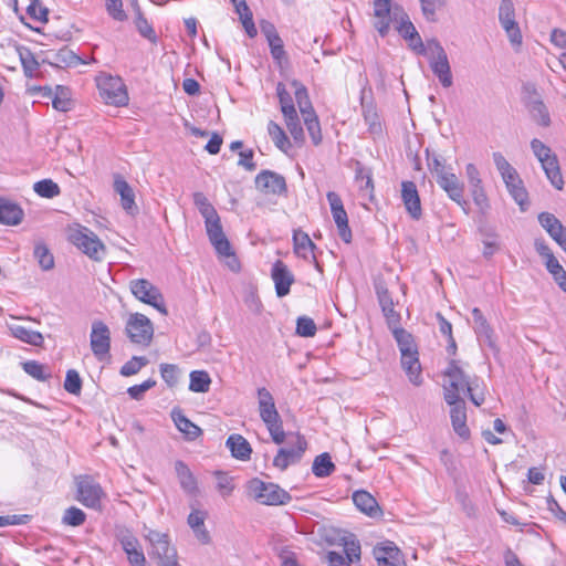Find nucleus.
Returning a JSON list of instances; mask_svg holds the SVG:
<instances>
[{"label":"nucleus","instance_id":"25","mask_svg":"<svg viewBox=\"0 0 566 566\" xmlns=\"http://www.w3.org/2000/svg\"><path fill=\"white\" fill-rule=\"evenodd\" d=\"M449 405L451 406L450 417L453 430L462 439H468L470 437V430L467 426V410L464 400H458L457 402Z\"/></svg>","mask_w":566,"mask_h":566},{"label":"nucleus","instance_id":"56","mask_svg":"<svg viewBox=\"0 0 566 566\" xmlns=\"http://www.w3.org/2000/svg\"><path fill=\"white\" fill-rule=\"evenodd\" d=\"M271 55L273 60L276 62V64L282 65L284 62L287 61L286 52L284 50L283 40L281 36H277L276 39H272L268 41Z\"/></svg>","mask_w":566,"mask_h":566},{"label":"nucleus","instance_id":"21","mask_svg":"<svg viewBox=\"0 0 566 566\" xmlns=\"http://www.w3.org/2000/svg\"><path fill=\"white\" fill-rule=\"evenodd\" d=\"M538 222L549 237L566 252V228L562 222L549 212L539 213Z\"/></svg>","mask_w":566,"mask_h":566},{"label":"nucleus","instance_id":"60","mask_svg":"<svg viewBox=\"0 0 566 566\" xmlns=\"http://www.w3.org/2000/svg\"><path fill=\"white\" fill-rule=\"evenodd\" d=\"M160 375L169 387H174L178 382L179 368L174 364H161Z\"/></svg>","mask_w":566,"mask_h":566},{"label":"nucleus","instance_id":"50","mask_svg":"<svg viewBox=\"0 0 566 566\" xmlns=\"http://www.w3.org/2000/svg\"><path fill=\"white\" fill-rule=\"evenodd\" d=\"M34 256L42 270L49 271L54 266V258L44 244H36L34 248Z\"/></svg>","mask_w":566,"mask_h":566},{"label":"nucleus","instance_id":"55","mask_svg":"<svg viewBox=\"0 0 566 566\" xmlns=\"http://www.w3.org/2000/svg\"><path fill=\"white\" fill-rule=\"evenodd\" d=\"M355 180L356 182L359 184L360 190H366L369 193L374 191L371 174L368 169L364 168L360 165L356 168Z\"/></svg>","mask_w":566,"mask_h":566},{"label":"nucleus","instance_id":"48","mask_svg":"<svg viewBox=\"0 0 566 566\" xmlns=\"http://www.w3.org/2000/svg\"><path fill=\"white\" fill-rule=\"evenodd\" d=\"M193 203L203 217L205 221L210 220L218 214L214 207L209 202L208 198L202 192L193 193Z\"/></svg>","mask_w":566,"mask_h":566},{"label":"nucleus","instance_id":"13","mask_svg":"<svg viewBox=\"0 0 566 566\" xmlns=\"http://www.w3.org/2000/svg\"><path fill=\"white\" fill-rule=\"evenodd\" d=\"M77 501L88 509L98 510L101 499L104 495L103 489L98 482L88 475L76 479Z\"/></svg>","mask_w":566,"mask_h":566},{"label":"nucleus","instance_id":"53","mask_svg":"<svg viewBox=\"0 0 566 566\" xmlns=\"http://www.w3.org/2000/svg\"><path fill=\"white\" fill-rule=\"evenodd\" d=\"M243 301H244V304L247 305V307L252 313L258 314V315L261 314L263 305L258 295L255 287L250 286L249 289H247V291L244 292Z\"/></svg>","mask_w":566,"mask_h":566},{"label":"nucleus","instance_id":"33","mask_svg":"<svg viewBox=\"0 0 566 566\" xmlns=\"http://www.w3.org/2000/svg\"><path fill=\"white\" fill-rule=\"evenodd\" d=\"M401 366L410 382L416 386H420L422 384L421 365L419 363L418 352L401 354Z\"/></svg>","mask_w":566,"mask_h":566},{"label":"nucleus","instance_id":"35","mask_svg":"<svg viewBox=\"0 0 566 566\" xmlns=\"http://www.w3.org/2000/svg\"><path fill=\"white\" fill-rule=\"evenodd\" d=\"M473 328L479 338L484 340L491 346L493 344L492 335L493 329L490 326L488 319L484 317L480 308L474 307L472 310Z\"/></svg>","mask_w":566,"mask_h":566},{"label":"nucleus","instance_id":"43","mask_svg":"<svg viewBox=\"0 0 566 566\" xmlns=\"http://www.w3.org/2000/svg\"><path fill=\"white\" fill-rule=\"evenodd\" d=\"M392 335L398 344L400 354L418 352L412 335L402 327H395Z\"/></svg>","mask_w":566,"mask_h":566},{"label":"nucleus","instance_id":"22","mask_svg":"<svg viewBox=\"0 0 566 566\" xmlns=\"http://www.w3.org/2000/svg\"><path fill=\"white\" fill-rule=\"evenodd\" d=\"M437 184L447 192L448 197L460 206L467 205L463 199L464 185L453 172H446L437 178Z\"/></svg>","mask_w":566,"mask_h":566},{"label":"nucleus","instance_id":"23","mask_svg":"<svg viewBox=\"0 0 566 566\" xmlns=\"http://www.w3.org/2000/svg\"><path fill=\"white\" fill-rule=\"evenodd\" d=\"M401 199L406 210L415 220H419L422 216L420 197L413 181H402Z\"/></svg>","mask_w":566,"mask_h":566},{"label":"nucleus","instance_id":"32","mask_svg":"<svg viewBox=\"0 0 566 566\" xmlns=\"http://www.w3.org/2000/svg\"><path fill=\"white\" fill-rule=\"evenodd\" d=\"M206 518L207 512L201 510H192L187 518L188 525L193 531L197 539L202 544L210 542V534L205 527Z\"/></svg>","mask_w":566,"mask_h":566},{"label":"nucleus","instance_id":"41","mask_svg":"<svg viewBox=\"0 0 566 566\" xmlns=\"http://www.w3.org/2000/svg\"><path fill=\"white\" fill-rule=\"evenodd\" d=\"M52 105L60 112L70 111L72 105L70 90L65 86L56 85L52 96Z\"/></svg>","mask_w":566,"mask_h":566},{"label":"nucleus","instance_id":"29","mask_svg":"<svg viewBox=\"0 0 566 566\" xmlns=\"http://www.w3.org/2000/svg\"><path fill=\"white\" fill-rule=\"evenodd\" d=\"M171 419L177 429L184 434L187 440H195L201 434V429L190 421L179 408L171 410Z\"/></svg>","mask_w":566,"mask_h":566},{"label":"nucleus","instance_id":"34","mask_svg":"<svg viewBox=\"0 0 566 566\" xmlns=\"http://www.w3.org/2000/svg\"><path fill=\"white\" fill-rule=\"evenodd\" d=\"M233 458L238 460H249L251 457V446L241 434H231L226 442Z\"/></svg>","mask_w":566,"mask_h":566},{"label":"nucleus","instance_id":"26","mask_svg":"<svg viewBox=\"0 0 566 566\" xmlns=\"http://www.w3.org/2000/svg\"><path fill=\"white\" fill-rule=\"evenodd\" d=\"M391 0H374L375 28L381 36L387 35L390 27Z\"/></svg>","mask_w":566,"mask_h":566},{"label":"nucleus","instance_id":"39","mask_svg":"<svg viewBox=\"0 0 566 566\" xmlns=\"http://www.w3.org/2000/svg\"><path fill=\"white\" fill-rule=\"evenodd\" d=\"M302 116L313 144L315 146L319 145L322 142V130L315 111L306 112L305 114H302Z\"/></svg>","mask_w":566,"mask_h":566},{"label":"nucleus","instance_id":"57","mask_svg":"<svg viewBox=\"0 0 566 566\" xmlns=\"http://www.w3.org/2000/svg\"><path fill=\"white\" fill-rule=\"evenodd\" d=\"M23 370L36 380L44 381L50 377V374L45 373V367L35 360L23 363Z\"/></svg>","mask_w":566,"mask_h":566},{"label":"nucleus","instance_id":"59","mask_svg":"<svg viewBox=\"0 0 566 566\" xmlns=\"http://www.w3.org/2000/svg\"><path fill=\"white\" fill-rule=\"evenodd\" d=\"M316 325L310 317L302 316L297 318L296 333L302 337H313L316 334Z\"/></svg>","mask_w":566,"mask_h":566},{"label":"nucleus","instance_id":"62","mask_svg":"<svg viewBox=\"0 0 566 566\" xmlns=\"http://www.w3.org/2000/svg\"><path fill=\"white\" fill-rule=\"evenodd\" d=\"M397 31L406 41H409L413 35H417L418 33L415 25L410 21L408 14H406L405 12H402L400 15V21L399 25L397 27Z\"/></svg>","mask_w":566,"mask_h":566},{"label":"nucleus","instance_id":"17","mask_svg":"<svg viewBox=\"0 0 566 566\" xmlns=\"http://www.w3.org/2000/svg\"><path fill=\"white\" fill-rule=\"evenodd\" d=\"M524 90L528 94L526 106L533 120L539 126L548 127L552 123L551 115L541 95L537 93L534 85L527 84L524 86Z\"/></svg>","mask_w":566,"mask_h":566},{"label":"nucleus","instance_id":"63","mask_svg":"<svg viewBox=\"0 0 566 566\" xmlns=\"http://www.w3.org/2000/svg\"><path fill=\"white\" fill-rule=\"evenodd\" d=\"M105 8L114 20L124 21L127 18L122 0H105Z\"/></svg>","mask_w":566,"mask_h":566},{"label":"nucleus","instance_id":"28","mask_svg":"<svg viewBox=\"0 0 566 566\" xmlns=\"http://www.w3.org/2000/svg\"><path fill=\"white\" fill-rule=\"evenodd\" d=\"M293 244L294 252L297 256L304 260L312 259L313 261H316V256L314 254L316 245L306 232L302 230H295L293 233Z\"/></svg>","mask_w":566,"mask_h":566},{"label":"nucleus","instance_id":"2","mask_svg":"<svg viewBox=\"0 0 566 566\" xmlns=\"http://www.w3.org/2000/svg\"><path fill=\"white\" fill-rule=\"evenodd\" d=\"M444 377L448 379L443 386L444 400L447 403H454L458 400H463L461 394L467 392L470 400L475 406H481L484 402V392L478 391L479 378L470 377L458 360H451L444 370Z\"/></svg>","mask_w":566,"mask_h":566},{"label":"nucleus","instance_id":"24","mask_svg":"<svg viewBox=\"0 0 566 566\" xmlns=\"http://www.w3.org/2000/svg\"><path fill=\"white\" fill-rule=\"evenodd\" d=\"M114 190L120 196L122 208L130 216H135L138 212V207L135 203V192L119 175L114 178Z\"/></svg>","mask_w":566,"mask_h":566},{"label":"nucleus","instance_id":"1","mask_svg":"<svg viewBox=\"0 0 566 566\" xmlns=\"http://www.w3.org/2000/svg\"><path fill=\"white\" fill-rule=\"evenodd\" d=\"M258 400L260 417L265 423L272 441L276 444L287 442L285 447L277 450L273 459V467L280 471H285L290 465L297 464L302 460L307 449V442L298 433H285L274 398L266 388L258 389Z\"/></svg>","mask_w":566,"mask_h":566},{"label":"nucleus","instance_id":"11","mask_svg":"<svg viewBox=\"0 0 566 566\" xmlns=\"http://www.w3.org/2000/svg\"><path fill=\"white\" fill-rule=\"evenodd\" d=\"M129 289L138 301L155 307L161 314H167L163 294L150 281L146 279L132 280Z\"/></svg>","mask_w":566,"mask_h":566},{"label":"nucleus","instance_id":"8","mask_svg":"<svg viewBox=\"0 0 566 566\" xmlns=\"http://www.w3.org/2000/svg\"><path fill=\"white\" fill-rule=\"evenodd\" d=\"M206 230L208 238L214 248L219 258H223L227 260L228 266L232 271H238L240 268L239 261L235 258V254L232 250V247L226 237L221 222L220 217L217 216L210 220L205 221Z\"/></svg>","mask_w":566,"mask_h":566},{"label":"nucleus","instance_id":"18","mask_svg":"<svg viewBox=\"0 0 566 566\" xmlns=\"http://www.w3.org/2000/svg\"><path fill=\"white\" fill-rule=\"evenodd\" d=\"M130 566H147L146 557L139 542L129 531L124 530L116 535Z\"/></svg>","mask_w":566,"mask_h":566},{"label":"nucleus","instance_id":"15","mask_svg":"<svg viewBox=\"0 0 566 566\" xmlns=\"http://www.w3.org/2000/svg\"><path fill=\"white\" fill-rule=\"evenodd\" d=\"M499 20L510 42L514 45H520L522 43V34L515 21V9L512 0H501Z\"/></svg>","mask_w":566,"mask_h":566},{"label":"nucleus","instance_id":"46","mask_svg":"<svg viewBox=\"0 0 566 566\" xmlns=\"http://www.w3.org/2000/svg\"><path fill=\"white\" fill-rule=\"evenodd\" d=\"M291 84L294 87V95L301 114L313 112L314 108L310 101L306 87L296 80L292 81Z\"/></svg>","mask_w":566,"mask_h":566},{"label":"nucleus","instance_id":"64","mask_svg":"<svg viewBox=\"0 0 566 566\" xmlns=\"http://www.w3.org/2000/svg\"><path fill=\"white\" fill-rule=\"evenodd\" d=\"M156 380L149 378L139 385H134L127 389V394L132 399L140 400L144 394L155 387Z\"/></svg>","mask_w":566,"mask_h":566},{"label":"nucleus","instance_id":"10","mask_svg":"<svg viewBox=\"0 0 566 566\" xmlns=\"http://www.w3.org/2000/svg\"><path fill=\"white\" fill-rule=\"evenodd\" d=\"M428 49L431 52L429 55V64L432 73L438 77L440 84L448 88L453 84L451 66L447 52L440 42L436 39L428 40Z\"/></svg>","mask_w":566,"mask_h":566},{"label":"nucleus","instance_id":"6","mask_svg":"<svg viewBox=\"0 0 566 566\" xmlns=\"http://www.w3.org/2000/svg\"><path fill=\"white\" fill-rule=\"evenodd\" d=\"M145 538L150 545L149 556L157 560L158 566H178L176 548L170 544L168 534L147 530Z\"/></svg>","mask_w":566,"mask_h":566},{"label":"nucleus","instance_id":"58","mask_svg":"<svg viewBox=\"0 0 566 566\" xmlns=\"http://www.w3.org/2000/svg\"><path fill=\"white\" fill-rule=\"evenodd\" d=\"M64 389L72 395H78L81 392L82 379L75 369L67 370Z\"/></svg>","mask_w":566,"mask_h":566},{"label":"nucleus","instance_id":"19","mask_svg":"<svg viewBox=\"0 0 566 566\" xmlns=\"http://www.w3.org/2000/svg\"><path fill=\"white\" fill-rule=\"evenodd\" d=\"M271 277L274 282L275 293L279 297L286 296L290 293L292 284L295 282L294 274L281 260H276L273 263Z\"/></svg>","mask_w":566,"mask_h":566},{"label":"nucleus","instance_id":"4","mask_svg":"<svg viewBox=\"0 0 566 566\" xmlns=\"http://www.w3.org/2000/svg\"><path fill=\"white\" fill-rule=\"evenodd\" d=\"M69 241L94 261H101L106 252L104 243L88 228L75 224L69 229Z\"/></svg>","mask_w":566,"mask_h":566},{"label":"nucleus","instance_id":"31","mask_svg":"<svg viewBox=\"0 0 566 566\" xmlns=\"http://www.w3.org/2000/svg\"><path fill=\"white\" fill-rule=\"evenodd\" d=\"M23 216L24 212L18 203L0 198V223L17 226L21 223Z\"/></svg>","mask_w":566,"mask_h":566},{"label":"nucleus","instance_id":"42","mask_svg":"<svg viewBox=\"0 0 566 566\" xmlns=\"http://www.w3.org/2000/svg\"><path fill=\"white\" fill-rule=\"evenodd\" d=\"M268 133L274 143V145L282 151L286 153L287 148L291 146L290 140L283 130V128L273 120H270L268 124Z\"/></svg>","mask_w":566,"mask_h":566},{"label":"nucleus","instance_id":"5","mask_svg":"<svg viewBox=\"0 0 566 566\" xmlns=\"http://www.w3.org/2000/svg\"><path fill=\"white\" fill-rule=\"evenodd\" d=\"M531 149L541 163L542 169L544 170L547 179L558 190L563 189L564 179L560 172V167L557 156L553 153L551 147L545 145L542 140L533 138L531 140Z\"/></svg>","mask_w":566,"mask_h":566},{"label":"nucleus","instance_id":"3","mask_svg":"<svg viewBox=\"0 0 566 566\" xmlns=\"http://www.w3.org/2000/svg\"><path fill=\"white\" fill-rule=\"evenodd\" d=\"M493 163L500 172L506 189L513 200L524 211L528 208V193L524 187L523 180L520 178L516 169L506 160L502 153L492 154Z\"/></svg>","mask_w":566,"mask_h":566},{"label":"nucleus","instance_id":"52","mask_svg":"<svg viewBox=\"0 0 566 566\" xmlns=\"http://www.w3.org/2000/svg\"><path fill=\"white\" fill-rule=\"evenodd\" d=\"M148 364V359L144 356H134L132 359L126 361L120 368V375L129 377L136 375L143 367Z\"/></svg>","mask_w":566,"mask_h":566},{"label":"nucleus","instance_id":"16","mask_svg":"<svg viewBox=\"0 0 566 566\" xmlns=\"http://www.w3.org/2000/svg\"><path fill=\"white\" fill-rule=\"evenodd\" d=\"M536 252L544 259L546 270L553 276L555 283L566 293V271L555 258L549 247L544 241H535Z\"/></svg>","mask_w":566,"mask_h":566},{"label":"nucleus","instance_id":"14","mask_svg":"<svg viewBox=\"0 0 566 566\" xmlns=\"http://www.w3.org/2000/svg\"><path fill=\"white\" fill-rule=\"evenodd\" d=\"M90 345L94 356L98 360H103L109 355L111 331L104 322H93L90 336Z\"/></svg>","mask_w":566,"mask_h":566},{"label":"nucleus","instance_id":"44","mask_svg":"<svg viewBox=\"0 0 566 566\" xmlns=\"http://www.w3.org/2000/svg\"><path fill=\"white\" fill-rule=\"evenodd\" d=\"M19 57L22 64L24 75L27 77H33L39 69V62L34 54L27 48L18 49Z\"/></svg>","mask_w":566,"mask_h":566},{"label":"nucleus","instance_id":"38","mask_svg":"<svg viewBox=\"0 0 566 566\" xmlns=\"http://www.w3.org/2000/svg\"><path fill=\"white\" fill-rule=\"evenodd\" d=\"M312 471L317 478L329 476L335 471V464L328 453H322L314 459Z\"/></svg>","mask_w":566,"mask_h":566},{"label":"nucleus","instance_id":"40","mask_svg":"<svg viewBox=\"0 0 566 566\" xmlns=\"http://www.w3.org/2000/svg\"><path fill=\"white\" fill-rule=\"evenodd\" d=\"M333 219L336 223L338 234L345 243L352 241V231L348 226V217L345 208L332 211Z\"/></svg>","mask_w":566,"mask_h":566},{"label":"nucleus","instance_id":"37","mask_svg":"<svg viewBox=\"0 0 566 566\" xmlns=\"http://www.w3.org/2000/svg\"><path fill=\"white\" fill-rule=\"evenodd\" d=\"M189 390L192 392H208L211 385L210 375L206 370H192L189 375Z\"/></svg>","mask_w":566,"mask_h":566},{"label":"nucleus","instance_id":"12","mask_svg":"<svg viewBox=\"0 0 566 566\" xmlns=\"http://www.w3.org/2000/svg\"><path fill=\"white\" fill-rule=\"evenodd\" d=\"M126 334L132 343L148 346L154 336L153 323L144 314H132L126 324Z\"/></svg>","mask_w":566,"mask_h":566},{"label":"nucleus","instance_id":"20","mask_svg":"<svg viewBox=\"0 0 566 566\" xmlns=\"http://www.w3.org/2000/svg\"><path fill=\"white\" fill-rule=\"evenodd\" d=\"M255 186L261 191L273 195H281L286 190L284 177L270 170H262L256 175Z\"/></svg>","mask_w":566,"mask_h":566},{"label":"nucleus","instance_id":"9","mask_svg":"<svg viewBox=\"0 0 566 566\" xmlns=\"http://www.w3.org/2000/svg\"><path fill=\"white\" fill-rule=\"evenodd\" d=\"M96 83L99 95L106 104L118 107L128 103L126 86L120 77L101 74L96 77Z\"/></svg>","mask_w":566,"mask_h":566},{"label":"nucleus","instance_id":"61","mask_svg":"<svg viewBox=\"0 0 566 566\" xmlns=\"http://www.w3.org/2000/svg\"><path fill=\"white\" fill-rule=\"evenodd\" d=\"M217 489L223 497H228L234 490L233 480L231 476L223 472H216Z\"/></svg>","mask_w":566,"mask_h":566},{"label":"nucleus","instance_id":"45","mask_svg":"<svg viewBox=\"0 0 566 566\" xmlns=\"http://www.w3.org/2000/svg\"><path fill=\"white\" fill-rule=\"evenodd\" d=\"M235 12L238 13L239 18H240V21L247 32V34L250 36V38H254L256 34H258V30L255 28V24L253 22V15H252V12L250 10V8L248 7L247 2L245 3H241V6L239 7H235Z\"/></svg>","mask_w":566,"mask_h":566},{"label":"nucleus","instance_id":"30","mask_svg":"<svg viewBox=\"0 0 566 566\" xmlns=\"http://www.w3.org/2000/svg\"><path fill=\"white\" fill-rule=\"evenodd\" d=\"M175 471L179 481V484L185 493L189 495L198 494L197 479L184 461L175 462Z\"/></svg>","mask_w":566,"mask_h":566},{"label":"nucleus","instance_id":"47","mask_svg":"<svg viewBox=\"0 0 566 566\" xmlns=\"http://www.w3.org/2000/svg\"><path fill=\"white\" fill-rule=\"evenodd\" d=\"M33 190L42 198H54L60 195L61 190L56 182L52 179H43L33 185Z\"/></svg>","mask_w":566,"mask_h":566},{"label":"nucleus","instance_id":"51","mask_svg":"<svg viewBox=\"0 0 566 566\" xmlns=\"http://www.w3.org/2000/svg\"><path fill=\"white\" fill-rule=\"evenodd\" d=\"M344 554L350 564L360 560V544L353 535L344 538Z\"/></svg>","mask_w":566,"mask_h":566},{"label":"nucleus","instance_id":"54","mask_svg":"<svg viewBox=\"0 0 566 566\" xmlns=\"http://www.w3.org/2000/svg\"><path fill=\"white\" fill-rule=\"evenodd\" d=\"M85 513L75 506L69 507L63 515L62 522L70 526H80L85 522Z\"/></svg>","mask_w":566,"mask_h":566},{"label":"nucleus","instance_id":"49","mask_svg":"<svg viewBox=\"0 0 566 566\" xmlns=\"http://www.w3.org/2000/svg\"><path fill=\"white\" fill-rule=\"evenodd\" d=\"M361 107H363V116H364L365 123L369 126V130L373 134L381 133V124H380L376 107L371 103L370 104L361 103Z\"/></svg>","mask_w":566,"mask_h":566},{"label":"nucleus","instance_id":"27","mask_svg":"<svg viewBox=\"0 0 566 566\" xmlns=\"http://www.w3.org/2000/svg\"><path fill=\"white\" fill-rule=\"evenodd\" d=\"M353 502L361 513L370 517L378 516L381 513L376 499L365 490L355 491L353 493Z\"/></svg>","mask_w":566,"mask_h":566},{"label":"nucleus","instance_id":"7","mask_svg":"<svg viewBox=\"0 0 566 566\" xmlns=\"http://www.w3.org/2000/svg\"><path fill=\"white\" fill-rule=\"evenodd\" d=\"M248 493L256 502L264 505H284L292 496L275 483L264 482L260 479H252L248 483Z\"/></svg>","mask_w":566,"mask_h":566},{"label":"nucleus","instance_id":"36","mask_svg":"<svg viewBox=\"0 0 566 566\" xmlns=\"http://www.w3.org/2000/svg\"><path fill=\"white\" fill-rule=\"evenodd\" d=\"M9 329L13 337L33 346H41L43 336L41 333L27 328L20 324H11Z\"/></svg>","mask_w":566,"mask_h":566}]
</instances>
